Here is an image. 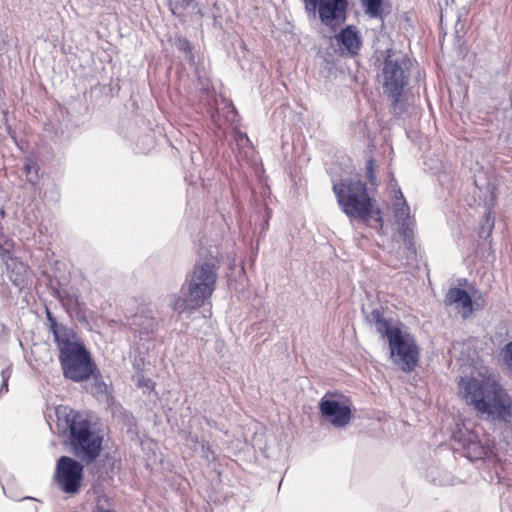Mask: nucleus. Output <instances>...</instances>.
<instances>
[{"instance_id":"19","label":"nucleus","mask_w":512,"mask_h":512,"mask_svg":"<svg viewBox=\"0 0 512 512\" xmlns=\"http://www.w3.org/2000/svg\"><path fill=\"white\" fill-rule=\"evenodd\" d=\"M92 383L89 391L95 396H103L107 393V385L104 382L100 371L96 368L91 375Z\"/></svg>"},{"instance_id":"29","label":"nucleus","mask_w":512,"mask_h":512,"mask_svg":"<svg viewBox=\"0 0 512 512\" xmlns=\"http://www.w3.org/2000/svg\"><path fill=\"white\" fill-rule=\"evenodd\" d=\"M503 360L507 367L512 371V341L506 344L503 349Z\"/></svg>"},{"instance_id":"18","label":"nucleus","mask_w":512,"mask_h":512,"mask_svg":"<svg viewBox=\"0 0 512 512\" xmlns=\"http://www.w3.org/2000/svg\"><path fill=\"white\" fill-rule=\"evenodd\" d=\"M52 333L54 335L55 342L57 343L59 353H62L65 351V349H70L73 346L80 344L79 342L73 340V331L61 324L54 323V329L52 330Z\"/></svg>"},{"instance_id":"13","label":"nucleus","mask_w":512,"mask_h":512,"mask_svg":"<svg viewBox=\"0 0 512 512\" xmlns=\"http://www.w3.org/2000/svg\"><path fill=\"white\" fill-rule=\"evenodd\" d=\"M0 259L6 266V272L12 284L21 291L28 281V266L14 257L8 249L0 248Z\"/></svg>"},{"instance_id":"26","label":"nucleus","mask_w":512,"mask_h":512,"mask_svg":"<svg viewBox=\"0 0 512 512\" xmlns=\"http://www.w3.org/2000/svg\"><path fill=\"white\" fill-rule=\"evenodd\" d=\"M38 165L36 163H26L24 170L28 176V182L34 184L38 178Z\"/></svg>"},{"instance_id":"21","label":"nucleus","mask_w":512,"mask_h":512,"mask_svg":"<svg viewBox=\"0 0 512 512\" xmlns=\"http://www.w3.org/2000/svg\"><path fill=\"white\" fill-rule=\"evenodd\" d=\"M365 12L370 17L377 18L381 15L382 0H362Z\"/></svg>"},{"instance_id":"32","label":"nucleus","mask_w":512,"mask_h":512,"mask_svg":"<svg viewBox=\"0 0 512 512\" xmlns=\"http://www.w3.org/2000/svg\"><path fill=\"white\" fill-rule=\"evenodd\" d=\"M46 315H47V320L50 323L51 330H53L54 329V323H57V321L53 317L52 313L49 310L46 311Z\"/></svg>"},{"instance_id":"20","label":"nucleus","mask_w":512,"mask_h":512,"mask_svg":"<svg viewBox=\"0 0 512 512\" xmlns=\"http://www.w3.org/2000/svg\"><path fill=\"white\" fill-rule=\"evenodd\" d=\"M170 11L175 16H182L189 8H195V0H167Z\"/></svg>"},{"instance_id":"36","label":"nucleus","mask_w":512,"mask_h":512,"mask_svg":"<svg viewBox=\"0 0 512 512\" xmlns=\"http://www.w3.org/2000/svg\"><path fill=\"white\" fill-rule=\"evenodd\" d=\"M377 221L380 223V225H382V219H381L380 213H378Z\"/></svg>"},{"instance_id":"22","label":"nucleus","mask_w":512,"mask_h":512,"mask_svg":"<svg viewBox=\"0 0 512 512\" xmlns=\"http://www.w3.org/2000/svg\"><path fill=\"white\" fill-rule=\"evenodd\" d=\"M93 512H114L110 498L104 494L98 495Z\"/></svg>"},{"instance_id":"12","label":"nucleus","mask_w":512,"mask_h":512,"mask_svg":"<svg viewBox=\"0 0 512 512\" xmlns=\"http://www.w3.org/2000/svg\"><path fill=\"white\" fill-rule=\"evenodd\" d=\"M319 411L323 419L336 428L347 426L352 419L351 403L345 398L343 401L333 399L325 394L319 402Z\"/></svg>"},{"instance_id":"23","label":"nucleus","mask_w":512,"mask_h":512,"mask_svg":"<svg viewBox=\"0 0 512 512\" xmlns=\"http://www.w3.org/2000/svg\"><path fill=\"white\" fill-rule=\"evenodd\" d=\"M175 45L178 50L185 53L186 59H188L189 61L194 60V55L192 52V50H193L192 45L186 38H182V37L177 38Z\"/></svg>"},{"instance_id":"8","label":"nucleus","mask_w":512,"mask_h":512,"mask_svg":"<svg viewBox=\"0 0 512 512\" xmlns=\"http://www.w3.org/2000/svg\"><path fill=\"white\" fill-rule=\"evenodd\" d=\"M59 362L63 376L76 383L90 379L93 370H96L90 352L81 343L59 353Z\"/></svg>"},{"instance_id":"30","label":"nucleus","mask_w":512,"mask_h":512,"mask_svg":"<svg viewBox=\"0 0 512 512\" xmlns=\"http://www.w3.org/2000/svg\"><path fill=\"white\" fill-rule=\"evenodd\" d=\"M187 445L194 450H197V447L201 444L202 441L199 440L198 436L189 432L186 437Z\"/></svg>"},{"instance_id":"35","label":"nucleus","mask_w":512,"mask_h":512,"mask_svg":"<svg viewBox=\"0 0 512 512\" xmlns=\"http://www.w3.org/2000/svg\"><path fill=\"white\" fill-rule=\"evenodd\" d=\"M140 384H141V385H144V386H146V387H149V386H150V384H151V380H150V379L143 380V381H141V383H140Z\"/></svg>"},{"instance_id":"34","label":"nucleus","mask_w":512,"mask_h":512,"mask_svg":"<svg viewBox=\"0 0 512 512\" xmlns=\"http://www.w3.org/2000/svg\"><path fill=\"white\" fill-rule=\"evenodd\" d=\"M371 166H372V160L369 161L368 167H367L368 168V177H369L370 181H372V168H371Z\"/></svg>"},{"instance_id":"1","label":"nucleus","mask_w":512,"mask_h":512,"mask_svg":"<svg viewBox=\"0 0 512 512\" xmlns=\"http://www.w3.org/2000/svg\"><path fill=\"white\" fill-rule=\"evenodd\" d=\"M459 397L478 414L505 427L512 423V397L494 374L461 377Z\"/></svg>"},{"instance_id":"11","label":"nucleus","mask_w":512,"mask_h":512,"mask_svg":"<svg viewBox=\"0 0 512 512\" xmlns=\"http://www.w3.org/2000/svg\"><path fill=\"white\" fill-rule=\"evenodd\" d=\"M83 470L81 462L68 456H61L57 460L54 475L59 489L70 496L78 494L84 477Z\"/></svg>"},{"instance_id":"15","label":"nucleus","mask_w":512,"mask_h":512,"mask_svg":"<svg viewBox=\"0 0 512 512\" xmlns=\"http://www.w3.org/2000/svg\"><path fill=\"white\" fill-rule=\"evenodd\" d=\"M335 40L340 48H343L351 56L357 55L361 47V38L355 27L349 25L343 28Z\"/></svg>"},{"instance_id":"4","label":"nucleus","mask_w":512,"mask_h":512,"mask_svg":"<svg viewBox=\"0 0 512 512\" xmlns=\"http://www.w3.org/2000/svg\"><path fill=\"white\" fill-rule=\"evenodd\" d=\"M58 425H65L69 430V440L73 454L87 464L94 462L102 450L103 437L93 428L91 421L85 416L57 408Z\"/></svg>"},{"instance_id":"7","label":"nucleus","mask_w":512,"mask_h":512,"mask_svg":"<svg viewBox=\"0 0 512 512\" xmlns=\"http://www.w3.org/2000/svg\"><path fill=\"white\" fill-rule=\"evenodd\" d=\"M453 439L459 443L470 460H484L494 453V441L480 425L469 427L463 424L461 427L459 426L453 432Z\"/></svg>"},{"instance_id":"2","label":"nucleus","mask_w":512,"mask_h":512,"mask_svg":"<svg viewBox=\"0 0 512 512\" xmlns=\"http://www.w3.org/2000/svg\"><path fill=\"white\" fill-rule=\"evenodd\" d=\"M199 256L192 270L186 274L181 294L172 293L169 296L170 308L179 314L203 307L215 291L219 270L217 254L210 250L203 258L201 248Z\"/></svg>"},{"instance_id":"17","label":"nucleus","mask_w":512,"mask_h":512,"mask_svg":"<svg viewBox=\"0 0 512 512\" xmlns=\"http://www.w3.org/2000/svg\"><path fill=\"white\" fill-rule=\"evenodd\" d=\"M221 105L215 112L211 113L212 121L219 129L225 124H233L237 118L236 109L230 101L223 98Z\"/></svg>"},{"instance_id":"24","label":"nucleus","mask_w":512,"mask_h":512,"mask_svg":"<svg viewBox=\"0 0 512 512\" xmlns=\"http://www.w3.org/2000/svg\"><path fill=\"white\" fill-rule=\"evenodd\" d=\"M154 146V140L151 135H145L140 142L136 143V152L137 153H148Z\"/></svg>"},{"instance_id":"16","label":"nucleus","mask_w":512,"mask_h":512,"mask_svg":"<svg viewBox=\"0 0 512 512\" xmlns=\"http://www.w3.org/2000/svg\"><path fill=\"white\" fill-rule=\"evenodd\" d=\"M445 303L448 305L456 304L461 311L462 317L467 318L472 314L473 302L469 293L462 288H451L446 294Z\"/></svg>"},{"instance_id":"6","label":"nucleus","mask_w":512,"mask_h":512,"mask_svg":"<svg viewBox=\"0 0 512 512\" xmlns=\"http://www.w3.org/2000/svg\"><path fill=\"white\" fill-rule=\"evenodd\" d=\"M410 60L406 55L387 50L381 72L378 75L384 93L391 99L395 111L399 108L400 98L408 84Z\"/></svg>"},{"instance_id":"27","label":"nucleus","mask_w":512,"mask_h":512,"mask_svg":"<svg viewBox=\"0 0 512 512\" xmlns=\"http://www.w3.org/2000/svg\"><path fill=\"white\" fill-rule=\"evenodd\" d=\"M201 448L202 457L208 461L212 462L216 459L214 451L211 449V446L208 442L202 441L199 445Z\"/></svg>"},{"instance_id":"10","label":"nucleus","mask_w":512,"mask_h":512,"mask_svg":"<svg viewBox=\"0 0 512 512\" xmlns=\"http://www.w3.org/2000/svg\"><path fill=\"white\" fill-rule=\"evenodd\" d=\"M391 187L393 193L391 209L398 225V232L403 238L408 251L411 254H415L416 250L413 239L416 224L414 217L411 216L410 207L397 183L391 184Z\"/></svg>"},{"instance_id":"25","label":"nucleus","mask_w":512,"mask_h":512,"mask_svg":"<svg viewBox=\"0 0 512 512\" xmlns=\"http://www.w3.org/2000/svg\"><path fill=\"white\" fill-rule=\"evenodd\" d=\"M234 140L239 148H245L251 145L250 139L246 133L234 128Z\"/></svg>"},{"instance_id":"5","label":"nucleus","mask_w":512,"mask_h":512,"mask_svg":"<svg viewBox=\"0 0 512 512\" xmlns=\"http://www.w3.org/2000/svg\"><path fill=\"white\" fill-rule=\"evenodd\" d=\"M337 203L349 218L368 220L373 213V201L361 180L343 179L333 184Z\"/></svg>"},{"instance_id":"3","label":"nucleus","mask_w":512,"mask_h":512,"mask_svg":"<svg viewBox=\"0 0 512 512\" xmlns=\"http://www.w3.org/2000/svg\"><path fill=\"white\" fill-rule=\"evenodd\" d=\"M367 321L375 326L376 331L386 338L389 344L393 363L403 372L413 371L419 362L420 351L415 337L403 331L401 324L392 325L390 319L383 316V312L375 308L366 315Z\"/></svg>"},{"instance_id":"31","label":"nucleus","mask_w":512,"mask_h":512,"mask_svg":"<svg viewBox=\"0 0 512 512\" xmlns=\"http://www.w3.org/2000/svg\"><path fill=\"white\" fill-rule=\"evenodd\" d=\"M305 9L309 12L315 13L318 5V0H303Z\"/></svg>"},{"instance_id":"9","label":"nucleus","mask_w":512,"mask_h":512,"mask_svg":"<svg viewBox=\"0 0 512 512\" xmlns=\"http://www.w3.org/2000/svg\"><path fill=\"white\" fill-rule=\"evenodd\" d=\"M127 324L135 340L149 350L159 326L153 307L150 304H141L127 319Z\"/></svg>"},{"instance_id":"28","label":"nucleus","mask_w":512,"mask_h":512,"mask_svg":"<svg viewBox=\"0 0 512 512\" xmlns=\"http://www.w3.org/2000/svg\"><path fill=\"white\" fill-rule=\"evenodd\" d=\"M11 376L10 366L1 371L2 385L0 386V395L8 391V381Z\"/></svg>"},{"instance_id":"14","label":"nucleus","mask_w":512,"mask_h":512,"mask_svg":"<svg viewBox=\"0 0 512 512\" xmlns=\"http://www.w3.org/2000/svg\"><path fill=\"white\" fill-rule=\"evenodd\" d=\"M317 8L322 23L330 26L334 21H345L347 0H318Z\"/></svg>"},{"instance_id":"33","label":"nucleus","mask_w":512,"mask_h":512,"mask_svg":"<svg viewBox=\"0 0 512 512\" xmlns=\"http://www.w3.org/2000/svg\"><path fill=\"white\" fill-rule=\"evenodd\" d=\"M46 315H47V320L50 323L51 330H53L54 329V323H57V321L53 317L52 313L49 310L46 311Z\"/></svg>"}]
</instances>
